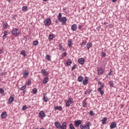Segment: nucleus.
Masks as SVG:
<instances>
[{
    "mask_svg": "<svg viewBox=\"0 0 129 129\" xmlns=\"http://www.w3.org/2000/svg\"><path fill=\"white\" fill-rule=\"evenodd\" d=\"M57 18L58 21L60 22V23H62V25H65V24H66V22H67V18H66V17L62 18V14L61 13L58 14Z\"/></svg>",
    "mask_w": 129,
    "mask_h": 129,
    "instance_id": "obj_1",
    "label": "nucleus"
},
{
    "mask_svg": "<svg viewBox=\"0 0 129 129\" xmlns=\"http://www.w3.org/2000/svg\"><path fill=\"white\" fill-rule=\"evenodd\" d=\"M13 35H15V36H19L20 34H21V31L19 29V28H14L12 31Z\"/></svg>",
    "mask_w": 129,
    "mask_h": 129,
    "instance_id": "obj_2",
    "label": "nucleus"
},
{
    "mask_svg": "<svg viewBox=\"0 0 129 129\" xmlns=\"http://www.w3.org/2000/svg\"><path fill=\"white\" fill-rule=\"evenodd\" d=\"M39 115L40 118H44V117H46V114L45 113V112H44V111L43 110H41L39 112Z\"/></svg>",
    "mask_w": 129,
    "mask_h": 129,
    "instance_id": "obj_6",
    "label": "nucleus"
},
{
    "mask_svg": "<svg viewBox=\"0 0 129 129\" xmlns=\"http://www.w3.org/2000/svg\"><path fill=\"white\" fill-rule=\"evenodd\" d=\"M27 108V105H24L22 107V110H26Z\"/></svg>",
    "mask_w": 129,
    "mask_h": 129,
    "instance_id": "obj_48",
    "label": "nucleus"
},
{
    "mask_svg": "<svg viewBox=\"0 0 129 129\" xmlns=\"http://www.w3.org/2000/svg\"><path fill=\"white\" fill-rule=\"evenodd\" d=\"M58 47L59 48V51H61V52H64V51H65V49L63 48L61 44L58 45Z\"/></svg>",
    "mask_w": 129,
    "mask_h": 129,
    "instance_id": "obj_24",
    "label": "nucleus"
},
{
    "mask_svg": "<svg viewBox=\"0 0 129 129\" xmlns=\"http://www.w3.org/2000/svg\"><path fill=\"white\" fill-rule=\"evenodd\" d=\"M115 127H116V123L115 122H111L110 125V128L113 129V128H115Z\"/></svg>",
    "mask_w": 129,
    "mask_h": 129,
    "instance_id": "obj_13",
    "label": "nucleus"
},
{
    "mask_svg": "<svg viewBox=\"0 0 129 129\" xmlns=\"http://www.w3.org/2000/svg\"><path fill=\"white\" fill-rule=\"evenodd\" d=\"M41 73L43 75V76H49V73L46 71L44 69H43L41 71Z\"/></svg>",
    "mask_w": 129,
    "mask_h": 129,
    "instance_id": "obj_7",
    "label": "nucleus"
},
{
    "mask_svg": "<svg viewBox=\"0 0 129 129\" xmlns=\"http://www.w3.org/2000/svg\"><path fill=\"white\" fill-rule=\"evenodd\" d=\"M3 53V50L2 49L0 50V54H2Z\"/></svg>",
    "mask_w": 129,
    "mask_h": 129,
    "instance_id": "obj_60",
    "label": "nucleus"
},
{
    "mask_svg": "<svg viewBox=\"0 0 129 129\" xmlns=\"http://www.w3.org/2000/svg\"><path fill=\"white\" fill-rule=\"evenodd\" d=\"M89 80V78L88 77H85L84 80L83 81V84L84 85H87L88 84V80Z\"/></svg>",
    "mask_w": 129,
    "mask_h": 129,
    "instance_id": "obj_9",
    "label": "nucleus"
},
{
    "mask_svg": "<svg viewBox=\"0 0 129 129\" xmlns=\"http://www.w3.org/2000/svg\"><path fill=\"white\" fill-rule=\"evenodd\" d=\"M78 29L79 30H81V29H82V26L81 25H78Z\"/></svg>",
    "mask_w": 129,
    "mask_h": 129,
    "instance_id": "obj_53",
    "label": "nucleus"
},
{
    "mask_svg": "<svg viewBox=\"0 0 129 129\" xmlns=\"http://www.w3.org/2000/svg\"><path fill=\"white\" fill-rule=\"evenodd\" d=\"M15 99V95H12L10 96V97L9 99V104H11L13 101H14V99Z\"/></svg>",
    "mask_w": 129,
    "mask_h": 129,
    "instance_id": "obj_12",
    "label": "nucleus"
},
{
    "mask_svg": "<svg viewBox=\"0 0 129 129\" xmlns=\"http://www.w3.org/2000/svg\"><path fill=\"white\" fill-rule=\"evenodd\" d=\"M70 103H73V98H70L69 99L68 101Z\"/></svg>",
    "mask_w": 129,
    "mask_h": 129,
    "instance_id": "obj_38",
    "label": "nucleus"
},
{
    "mask_svg": "<svg viewBox=\"0 0 129 129\" xmlns=\"http://www.w3.org/2000/svg\"><path fill=\"white\" fill-rule=\"evenodd\" d=\"M8 31H5L4 32V35H5V36H8Z\"/></svg>",
    "mask_w": 129,
    "mask_h": 129,
    "instance_id": "obj_52",
    "label": "nucleus"
},
{
    "mask_svg": "<svg viewBox=\"0 0 129 129\" xmlns=\"http://www.w3.org/2000/svg\"><path fill=\"white\" fill-rule=\"evenodd\" d=\"M34 46H37L39 44V42L38 41H35L33 43Z\"/></svg>",
    "mask_w": 129,
    "mask_h": 129,
    "instance_id": "obj_40",
    "label": "nucleus"
},
{
    "mask_svg": "<svg viewBox=\"0 0 129 129\" xmlns=\"http://www.w3.org/2000/svg\"><path fill=\"white\" fill-rule=\"evenodd\" d=\"M67 125V122L64 121L62 122L60 126V129H66Z\"/></svg>",
    "mask_w": 129,
    "mask_h": 129,
    "instance_id": "obj_10",
    "label": "nucleus"
},
{
    "mask_svg": "<svg viewBox=\"0 0 129 129\" xmlns=\"http://www.w3.org/2000/svg\"><path fill=\"white\" fill-rule=\"evenodd\" d=\"M66 56H67V53H66V52H63L61 54V57H62V58L64 57H66Z\"/></svg>",
    "mask_w": 129,
    "mask_h": 129,
    "instance_id": "obj_44",
    "label": "nucleus"
},
{
    "mask_svg": "<svg viewBox=\"0 0 129 129\" xmlns=\"http://www.w3.org/2000/svg\"><path fill=\"white\" fill-rule=\"evenodd\" d=\"M90 114L92 116H94V115H95V113H94V112H93V111H90Z\"/></svg>",
    "mask_w": 129,
    "mask_h": 129,
    "instance_id": "obj_42",
    "label": "nucleus"
},
{
    "mask_svg": "<svg viewBox=\"0 0 129 129\" xmlns=\"http://www.w3.org/2000/svg\"><path fill=\"white\" fill-rule=\"evenodd\" d=\"M78 62L79 63V64H82L84 63V62H85V60L83 58H81L78 59Z\"/></svg>",
    "mask_w": 129,
    "mask_h": 129,
    "instance_id": "obj_19",
    "label": "nucleus"
},
{
    "mask_svg": "<svg viewBox=\"0 0 129 129\" xmlns=\"http://www.w3.org/2000/svg\"><path fill=\"white\" fill-rule=\"evenodd\" d=\"M76 66L77 65L76 64L73 66V67L72 68V71H73V70L76 69Z\"/></svg>",
    "mask_w": 129,
    "mask_h": 129,
    "instance_id": "obj_47",
    "label": "nucleus"
},
{
    "mask_svg": "<svg viewBox=\"0 0 129 129\" xmlns=\"http://www.w3.org/2000/svg\"><path fill=\"white\" fill-rule=\"evenodd\" d=\"M106 121H107V118L106 117L103 118L102 120V123L103 124H105V123H106Z\"/></svg>",
    "mask_w": 129,
    "mask_h": 129,
    "instance_id": "obj_26",
    "label": "nucleus"
},
{
    "mask_svg": "<svg viewBox=\"0 0 129 129\" xmlns=\"http://www.w3.org/2000/svg\"><path fill=\"white\" fill-rule=\"evenodd\" d=\"M97 71L98 75L100 76L103 74V72L104 71L103 70V68L100 67L97 69Z\"/></svg>",
    "mask_w": 129,
    "mask_h": 129,
    "instance_id": "obj_5",
    "label": "nucleus"
},
{
    "mask_svg": "<svg viewBox=\"0 0 129 129\" xmlns=\"http://www.w3.org/2000/svg\"><path fill=\"white\" fill-rule=\"evenodd\" d=\"M78 81H79V82H82V81H83V77L81 76H79L78 78Z\"/></svg>",
    "mask_w": 129,
    "mask_h": 129,
    "instance_id": "obj_28",
    "label": "nucleus"
},
{
    "mask_svg": "<svg viewBox=\"0 0 129 129\" xmlns=\"http://www.w3.org/2000/svg\"><path fill=\"white\" fill-rule=\"evenodd\" d=\"M48 0H43V2H47Z\"/></svg>",
    "mask_w": 129,
    "mask_h": 129,
    "instance_id": "obj_63",
    "label": "nucleus"
},
{
    "mask_svg": "<svg viewBox=\"0 0 129 129\" xmlns=\"http://www.w3.org/2000/svg\"><path fill=\"white\" fill-rule=\"evenodd\" d=\"M86 43H87V42L84 40L82 43V45H81L82 47H84V46L86 45Z\"/></svg>",
    "mask_w": 129,
    "mask_h": 129,
    "instance_id": "obj_39",
    "label": "nucleus"
},
{
    "mask_svg": "<svg viewBox=\"0 0 129 129\" xmlns=\"http://www.w3.org/2000/svg\"><path fill=\"white\" fill-rule=\"evenodd\" d=\"M8 23H6L5 24H3V27L5 29H7V28H8Z\"/></svg>",
    "mask_w": 129,
    "mask_h": 129,
    "instance_id": "obj_46",
    "label": "nucleus"
},
{
    "mask_svg": "<svg viewBox=\"0 0 129 129\" xmlns=\"http://www.w3.org/2000/svg\"><path fill=\"white\" fill-rule=\"evenodd\" d=\"M7 2H8V3H10V2H11V0H7Z\"/></svg>",
    "mask_w": 129,
    "mask_h": 129,
    "instance_id": "obj_62",
    "label": "nucleus"
},
{
    "mask_svg": "<svg viewBox=\"0 0 129 129\" xmlns=\"http://www.w3.org/2000/svg\"><path fill=\"white\" fill-rule=\"evenodd\" d=\"M20 54H21V55H22V56H23V57H27V53H26L25 50L21 51Z\"/></svg>",
    "mask_w": 129,
    "mask_h": 129,
    "instance_id": "obj_25",
    "label": "nucleus"
},
{
    "mask_svg": "<svg viewBox=\"0 0 129 129\" xmlns=\"http://www.w3.org/2000/svg\"><path fill=\"white\" fill-rule=\"evenodd\" d=\"M6 72H2V73H1V74H2V75H5V74H6Z\"/></svg>",
    "mask_w": 129,
    "mask_h": 129,
    "instance_id": "obj_56",
    "label": "nucleus"
},
{
    "mask_svg": "<svg viewBox=\"0 0 129 129\" xmlns=\"http://www.w3.org/2000/svg\"><path fill=\"white\" fill-rule=\"evenodd\" d=\"M71 29L72 31H75L77 30V25L74 24L72 25Z\"/></svg>",
    "mask_w": 129,
    "mask_h": 129,
    "instance_id": "obj_18",
    "label": "nucleus"
},
{
    "mask_svg": "<svg viewBox=\"0 0 129 129\" xmlns=\"http://www.w3.org/2000/svg\"><path fill=\"white\" fill-rule=\"evenodd\" d=\"M81 129H85V124H81L80 126Z\"/></svg>",
    "mask_w": 129,
    "mask_h": 129,
    "instance_id": "obj_45",
    "label": "nucleus"
},
{
    "mask_svg": "<svg viewBox=\"0 0 129 129\" xmlns=\"http://www.w3.org/2000/svg\"><path fill=\"white\" fill-rule=\"evenodd\" d=\"M45 59L46 60H48V61H49L50 59H51V56H50L49 54H47L46 55Z\"/></svg>",
    "mask_w": 129,
    "mask_h": 129,
    "instance_id": "obj_35",
    "label": "nucleus"
},
{
    "mask_svg": "<svg viewBox=\"0 0 129 129\" xmlns=\"http://www.w3.org/2000/svg\"><path fill=\"white\" fill-rule=\"evenodd\" d=\"M113 73V71H110L109 72V73H108V75H109V76H111V75H112Z\"/></svg>",
    "mask_w": 129,
    "mask_h": 129,
    "instance_id": "obj_49",
    "label": "nucleus"
},
{
    "mask_svg": "<svg viewBox=\"0 0 129 129\" xmlns=\"http://www.w3.org/2000/svg\"><path fill=\"white\" fill-rule=\"evenodd\" d=\"M109 85H110V87H113V82L112 81L109 82Z\"/></svg>",
    "mask_w": 129,
    "mask_h": 129,
    "instance_id": "obj_37",
    "label": "nucleus"
},
{
    "mask_svg": "<svg viewBox=\"0 0 129 129\" xmlns=\"http://www.w3.org/2000/svg\"><path fill=\"white\" fill-rule=\"evenodd\" d=\"M72 45H73V42H72V39H69V40L68 41V45L70 48V47H72Z\"/></svg>",
    "mask_w": 129,
    "mask_h": 129,
    "instance_id": "obj_16",
    "label": "nucleus"
},
{
    "mask_svg": "<svg viewBox=\"0 0 129 129\" xmlns=\"http://www.w3.org/2000/svg\"><path fill=\"white\" fill-rule=\"evenodd\" d=\"M90 122L89 121H86L85 122V129H90Z\"/></svg>",
    "mask_w": 129,
    "mask_h": 129,
    "instance_id": "obj_14",
    "label": "nucleus"
},
{
    "mask_svg": "<svg viewBox=\"0 0 129 129\" xmlns=\"http://www.w3.org/2000/svg\"><path fill=\"white\" fill-rule=\"evenodd\" d=\"M17 16H18V15H14V16L12 17V19H14V20H16V17H17Z\"/></svg>",
    "mask_w": 129,
    "mask_h": 129,
    "instance_id": "obj_54",
    "label": "nucleus"
},
{
    "mask_svg": "<svg viewBox=\"0 0 129 129\" xmlns=\"http://www.w3.org/2000/svg\"><path fill=\"white\" fill-rule=\"evenodd\" d=\"M69 126L70 129H75V127H74V126L73 125V124L72 123H70L69 124Z\"/></svg>",
    "mask_w": 129,
    "mask_h": 129,
    "instance_id": "obj_29",
    "label": "nucleus"
},
{
    "mask_svg": "<svg viewBox=\"0 0 129 129\" xmlns=\"http://www.w3.org/2000/svg\"><path fill=\"white\" fill-rule=\"evenodd\" d=\"M98 85H99V84L100 85V84H101V83L100 82H98Z\"/></svg>",
    "mask_w": 129,
    "mask_h": 129,
    "instance_id": "obj_61",
    "label": "nucleus"
},
{
    "mask_svg": "<svg viewBox=\"0 0 129 129\" xmlns=\"http://www.w3.org/2000/svg\"><path fill=\"white\" fill-rule=\"evenodd\" d=\"M49 81V77H47L45 78L43 80V84H46V83H47V82Z\"/></svg>",
    "mask_w": 129,
    "mask_h": 129,
    "instance_id": "obj_23",
    "label": "nucleus"
},
{
    "mask_svg": "<svg viewBox=\"0 0 129 129\" xmlns=\"http://www.w3.org/2000/svg\"><path fill=\"white\" fill-rule=\"evenodd\" d=\"M67 9L66 8H63V10L64 11V13H65V11H66Z\"/></svg>",
    "mask_w": 129,
    "mask_h": 129,
    "instance_id": "obj_57",
    "label": "nucleus"
},
{
    "mask_svg": "<svg viewBox=\"0 0 129 129\" xmlns=\"http://www.w3.org/2000/svg\"><path fill=\"white\" fill-rule=\"evenodd\" d=\"M102 57H105V56H106V54H105V53L104 52H101V54Z\"/></svg>",
    "mask_w": 129,
    "mask_h": 129,
    "instance_id": "obj_51",
    "label": "nucleus"
},
{
    "mask_svg": "<svg viewBox=\"0 0 129 129\" xmlns=\"http://www.w3.org/2000/svg\"><path fill=\"white\" fill-rule=\"evenodd\" d=\"M72 64V60L71 59H69L67 60L66 65L67 66H70Z\"/></svg>",
    "mask_w": 129,
    "mask_h": 129,
    "instance_id": "obj_21",
    "label": "nucleus"
},
{
    "mask_svg": "<svg viewBox=\"0 0 129 129\" xmlns=\"http://www.w3.org/2000/svg\"><path fill=\"white\" fill-rule=\"evenodd\" d=\"M92 47V43H91V42H88V43H87V48L88 49V50H89L90 49V48Z\"/></svg>",
    "mask_w": 129,
    "mask_h": 129,
    "instance_id": "obj_22",
    "label": "nucleus"
},
{
    "mask_svg": "<svg viewBox=\"0 0 129 129\" xmlns=\"http://www.w3.org/2000/svg\"><path fill=\"white\" fill-rule=\"evenodd\" d=\"M53 38H54V34H53V33L50 34L48 36V39H49V40H53Z\"/></svg>",
    "mask_w": 129,
    "mask_h": 129,
    "instance_id": "obj_30",
    "label": "nucleus"
},
{
    "mask_svg": "<svg viewBox=\"0 0 129 129\" xmlns=\"http://www.w3.org/2000/svg\"><path fill=\"white\" fill-rule=\"evenodd\" d=\"M51 23L52 22L51 21V19H50V18H47L44 21V24L45 26H47V27L51 26Z\"/></svg>",
    "mask_w": 129,
    "mask_h": 129,
    "instance_id": "obj_3",
    "label": "nucleus"
},
{
    "mask_svg": "<svg viewBox=\"0 0 129 129\" xmlns=\"http://www.w3.org/2000/svg\"><path fill=\"white\" fill-rule=\"evenodd\" d=\"M71 105V103H70L68 101L66 103V106H67V107H68V106H70Z\"/></svg>",
    "mask_w": 129,
    "mask_h": 129,
    "instance_id": "obj_43",
    "label": "nucleus"
},
{
    "mask_svg": "<svg viewBox=\"0 0 129 129\" xmlns=\"http://www.w3.org/2000/svg\"><path fill=\"white\" fill-rule=\"evenodd\" d=\"M40 129H45V128L41 127V128H40Z\"/></svg>",
    "mask_w": 129,
    "mask_h": 129,
    "instance_id": "obj_64",
    "label": "nucleus"
},
{
    "mask_svg": "<svg viewBox=\"0 0 129 129\" xmlns=\"http://www.w3.org/2000/svg\"><path fill=\"white\" fill-rule=\"evenodd\" d=\"M29 71L28 70H25L24 72H23V76L24 77L26 78V77H28V76H29Z\"/></svg>",
    "mask_w": 129,
    "mask_h": 129,
    "instance_id": "obj_17",
    "label": "nucleus"
},
{
    "mask_svg": "<svg viewBox=\"0 0 129 129\" xmlns=\"http://www.w3.org/2000/svg\"><path fill=\"white\" fill-rule=\"evenodd\" d=\"M113 3H115L117 0H111Z\"/></svg>",
    "mask_w": 129,
    "mask_h": 129,
    "instance_id": "obj_58",
    "label": "nucleus"
},
{
    "mask_svg": "<svg viewBox=\"0 0 129 129\" xmlns=\"http://www.w3.org/2000/svg\"><path fill=\"white\" fill-rule=\"evenodd\" d=\"M59 22V21L58 20H56L55 21V23H56V24H58V22Z\"/></svg>",
    "mask_w": 129,
    "mask_h": 129,
    "instance_id": "obj_59",
    "label": "nucleus"
},
{
    "mask_svg": "<svg viewBox=\"0 0 129 129\" xmlns=\"http://www.w3.org/2000/svg\"><path fill=\"white\" fill-rule=\"evenodd\" d=\"M33 94H36L37 93L38 90H37V88H35L33 90H32Z\"/></svg>",
    "mask_w": 129,
    "mask_h": 129,
    "instance_id": "obj_41",
    "label": "nucleus"
},
{
    "mask_svg": "<svg viewBox=\"0 0 129 129\" xmlns=\"http://www.w3.org/2000/svg\"><path fill=\"white\" fill-rule=\"evenodd\" d=\"M103 87H104V85H103L102 84H100V87L98 89V92H99L101 95H103V94H104V92L101 90L102 88H103Z\"/></svg>",
    "mask_w": 129,
    "mask_h": 129,
    "instance_id": "obj_4",
    "label": "nucleus"
},
{
    "mask_svg": "<svg viewBox=\"0 0 129 129\" xmlns=\"http://www.w3.org/2000/svg\"><path fill=\"white\" fill-rule=\"evenodd\" d=\"M31 82H32V81H31V79L28 80V82H26L25 83V85H27L28 86H29V85L31 84Z\"/></svg>",
    "mask_w": 129,
    "mask_h": 129,
    "instance_id": "obj_36",
    "label": "nucleus"
},
{
    "mask_svg": "<svg viewBox=\"0 0 129 129\" xmlns=\"http://www.w3.org/2000/svg\"><path fill=\"white\" fill-rule=\"evenodd\" d=\"M82 122V121H81V120H75L74 121L75 126L76 127H78V126H79V125H80V124H81Z\"/></svg>",
    "mask_w": 129,
    "mask_h": 129,
    "instance_id": "obj_8",
    "label": "nucleus"
},
{
    "mask_svg": "<svg viewBox=\"0 0 129 129\" xmlns=\"http://www.w3.org/2000/svg\"><path fill=\"white\" fill-rule=\"evenodd\" d=\"M26 86H22L21 88H20V90H25V89H26Z\"/></svg>",
    "mask_w": 129,
    "mask_h": 129,
    "instance_id": "obj_50",
    "label": "nucleus"
},
{
    "mask_svg": "<svg viewBox=\"0 0 129 129\" xmlns=\"http://www.w3.org/2000/svg\"><path fill=\"white\" fill-rule=\"evenodd\" d=\"M82 105L84 108L86 107V105H87V103H86V102L84 100L83 101Z\"/></svg>",
    "mask_w": 129,
    "mask_h": 129,
    "instance_id": "obj_34",
    "label": "nucleus"
},
{
    "mask_svg": "<svg viewBox=\"0 0 129 129\" xmlns=\"http://www.w3.org/2000/svg\"><path fill=\"white\" fill-rule=\"evenodd\" d=\"M22 11H23V12H27V11H28V7L23 6L22 7Z\"/></svg>",
    "mask_w": 129,
    "mask_h": 129,
    "instance_id": "obj_32",
    "label": "nucleus"
},
{
    "mask_svg": "<svg viewBox=\"0 0 129 129\" xmlns=\"http://www.w3.org/2000/svg\"><path fill=\"white\" fill-rule=\"evenodd\" d=\"M6 38H7V36L4 35L3 36V40H5V39H6Z\"/></svg>",
    "mask_w": 129,
    "mask_h": 129,
    "instance_id": "obj_55",
    "label": "nucleus"
},
{
    "mask_svg": "<svg viewBox=\"0 0 129 129\" xmlns=\"http://www.w3.org/2000/svg\"><path fill=\"white\" fill-rule=\"evenodd\" d=\"M48 100H49V99H48V97L44 95L43 96V101H44V102H48Z\"/></svg>",
    "mask_w": 129,
    "mask_h": 129,
    "instance_id": "obj_31",
    "label": "nucleus"
},
{
    "mask_svg": "<svg viewBox=\"0 0 129 129\" xmlns=\"http://www.w3.org/2000/svg\"><path fill=\"white\" fill-rule=\"evenodd\" d=\"M54 125L56 126L57 128L60 129L61 128V123L59 121H56L54 122Z\"/></svg>",
    "mask_w": 129,
    "mask_h": 129,
    "instance_id": "obj_11",
    "label": "nucleus"
},
{
    "mask_svg": "<svg viewBox=\"0 0 129 129\" xmlns=\"http://www.w3.org/2000/svg\"><path fill=\"white\" fill-rule=\"evenodd\" d=\"M0 94L2 95H5V90H4V88H0Z\"/></svg>",
    "mask_w": 129,
    "mask_h": 129,
    "instance_id": "obj_27",
    "label": "nucleus"
},
{
    "mask_svg": "<svg viewBox=\"0 0 129 129\" xmlns=\"http://www.w3.org/2000/svg\"><path fill=\"white\" fill-rule=\"evenodd\" d=\"M54 109L55 111L56 110H59V111H61V110H62V106H55L54 107Z\"/></svg>",
    "mask_w": 129,
    "mask_h": 129,
    "instance_id": "obj_20",
    "label": "nucleus"
},
{
    "mask_svg": "<svg viewBox=\"0 0 129 129\" xmlns=\"http://www.w3.org/2000/svg\"><path fill=\"white\" fill-rule=\"evenodd\" d=\"M8 116V113L7 112L4 111L1 114V117L2 118H6Z\"/></svg>",
    "mask_w": 129,
    "mask_h": 129,
    "instance_id": "obj_15",
    "label": "nucleus"
},
{
    "mask_svg": "<svg viewBox=\"0 0 129 129\" xmlns=\"http://www.w3.org/2000/svg\"><path fill=\"white\" fill-rule=\"evenodd\" d=\"M92 91V90H90V89H89L87 91H85V94H90V93Z\"/></svg>",
    "mask_w": 129,
    "mask_h": 129,
    "instance_id": "obj_33",
    "label": "nucleus"
}]
</instances>
